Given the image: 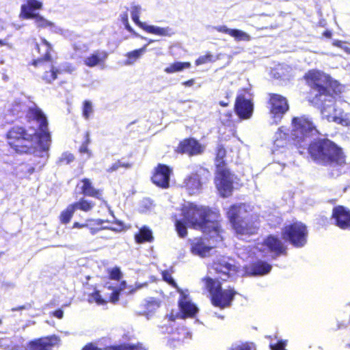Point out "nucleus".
I'll list each match as a JSON object with an SVG mask.
<instances>
[{
	"mask_svg": "<svg viewBox=\"0 0 350 350\" xmlns=\"http://www.w3.org/2000/svg\"><path fill=\"white\" fill-rule=\"evenodd\" d=\"M183 218L176 219V229L178 235L184 237L187 234L185 224L202 230L206 237L195 238L190 241V252L200 258L209 256L217 244L222 241L216 213L206 207L188 203L182 209Z\"/></svg>",
	"mask_w": 350,
	"mask_h": 350,
	"instance_id": "1",
	"label": "nucleus"
},
{
	"mask_svg": "<svg viewBox=\"0 0 350 350\" xmlns=\"http://www.w3.org/2000/svg\"><path fill=\"white\" fill-rule=\"evenodd\" d=\"M27 116L29 118L36 121L40 132L33 129L25 130L21 126H14L7 134L8 144L16 152L44 157L49 148L51 142L47 131L46 117L36 105L29 107Z\"/></svg>",
	"mask_w": 350,
	"mask_h": 350,
	"instance_id": "2",
	"label": "nucleus"
},
{
	"mask_svg": "<svg viewBox=\"0 0 350 350\" xmlns=\"http://www.w3.org/2000/svg\"><path fill=\"white\" fill-rule=\"evenodd\" d=\"M314 81V90L317 92L310 102L317 107L321 109L323 118L328 122H333L335 116H338L341 109L335 107L336 96L342 90V86L336 80L323 72L312 70L308 72V79Z\"/></svg>",
	"mask_w": 350,
	"mask_h": 350,
	"instance_id": "3",
	"label": "nucleus"
},
{
	"mask_svg": "<svg viewBox=\"0 0 350 350\" xmlns=\"http://www.w3.org/2000/svg\"><path fill=\"white\" fill-rule=\"evenodd\" d=\"M311 157L317 163L332 167L342 166L345 158L342 150L327 139H318L308 148Z\"/></svg>",
	"mask_w": 350,
	"mask_h": 350,
	"instance_id": "4",
	"label": "nucleus"
},
{
	"mask_svg": "<svg viewBox=\"0 0 350 350\" xmlns=\"http://www.w3.org/2000/svg\"><path fill=\"white\" fill-rule=\"evenodd\" d=\"M247 208L249 206L245 204L234 205L227 212L228 217L236 233L241 239L245 235L255 234L259 226L256 217L247 214Z\"/></svg>",
	"mask_w": 350,
	"mask_h": 350,
	"instance_id": "5",
	"label": "nucleus"
},
{
	"mask_svg": "<svg viewBox=\"0 0 350 350\" xmlns=\"http://www.w3.org/2000/svg\"><path fill=\"white\" fill-rule=\"evenodd\" d=\"M225 155L226 150L222 146H218L215 159L217 173L215 181L219 194L223 197H228L232 191L234 176L225 167Z\"/></svg>",
	"mask_w": 350,
	"mask_h": 350,
	"instance_id": "6",
	"label": "nucleus"
},
{
	"mask_svg": "<svg viewBox=\"0 0 350 350\" xmlns=\"http://www.w3.org/2000/svg\"><path fill=\"white\" fill-rule=\"evenodd\" d=\"M205 284L211 295V300L213 305L221 308L228 307L230 305L235 294V292L232 289L222 290L218 280H215L209 278L205 280Z\"/></svg>",
	"mask_w": 350,
	"mask_h": 350,
	"instance_id": "7",
	"label": "nucleus"
},
{
	"mask_svg": "<svg viewBox=\"0 0 350 350\" xmlns=\"http://www.w3.org/2000/svg\"><path fill=\"white\" fill-rule=\"evenodd\" d=\"M126 288V282L122 281L118 286L106 285L102 291L95 290L88 296L89 303H95L98 306L105 305L107 302L116 303L119 299L120 292Z\"/></svg>",
	"mask_w": 350,
	"mask_h": 350,
	"instance_id": "8",
	"label": "nucleus"
},
{
	"mask_svg": "<svg viewBox=\"0 0 350 350\" xmlns=\"http://www.w3.org/2000/svg\"><path fill=\"white\" fill-rule=\"evenodd\" d=\"M306 137V117L304 115L293 117L291 121V138L300 154H304Z\"/></svg>",
	"mask_w": 350,
	"mask_h": 350,
	"instance_id": "9",
	"label": "nucleus"
},
{
	"mask_svg": "<svg viewBox=\"0 0 350 350\" xmlns=\"http://www.w3.org/2000/svg\"><path fill=\"white\" fill-rule=\"evenodd\" d=\"M235 111L242 119H249L253 113L252 94L247 89L239 91L236 103Z\"/></svg>",
	"mask_w": 350,
	"mask_h": 350,
	"instance_id": "10",
	"label": "nucleus"
},
{
	"mask_svg": "<svg viewBox=\"0 0 350 350\" xmlns=\"http://www.w3.org/2000/svg\"><path fill=\"white\" fill-rule=\"evenodd\" d=\"M270 114L277 124L288 111L289 105L286 98L278 94H269Z\"/></svg>",
	"mask_w": 350,
	"mask_h": 350,
	"instance_id": "11",
	"label": "nucleus"
},
{
	"mask_svg": "<svg viewBox=\"0 0 350 350\" xmlns=\"http://www.w3.org/2000/svg\"><path fill=\"white\" fill-rule=\"evenodd\" d=\"M178 293H180L178 306L181 313L177 314L176 316L172 313L169 316V320L170 321H174L178 316L181 318L193 317L198 310L196 306L191 301L187 290L178 289Z\"/></svg>",
	"mask_w": 350,
	"mask_h": 350,
	"instance_id": "12",
	"label": "nucleus"
},
{
	"mask_svg": "<svg viewBox=\"0 0 350 350\" xmlns=\"http://www.w3.org/2000/svg\"><path fill=\"white\" fill-rule=\"evenodd\" d=\"M305 226L301 223H295L293 225L286 226L283 232V237L288 240L297 247L304 245Z\"/></svg>",
	"mask_w": 350,
	"mask_h": 350,
	"instance_id": "13",
	"label": "nucleus"
},
{
	"mask_svg": "<svg viewBox=\"0 0 350 350\" xmlns=\"http://www.w3.org/2000/svg\"><path fill=\"white\" fill-rule=\"evenodd\" d=\"M109 221L107 220H103L100 219H87L85 223L84 224H80L79 222H75L73 224V228H89L92 234H95L98 231L103 230V229H110L113 231H120L122 228V224L118 223V228H113L108 226H103L105 223H109Z\"/></svg>",
	"mask_w": 350,
	"mask_h": 350,
	"instance_id": "14",
	"label": "nucleus"
},
{
	"mask_svg": "<svg viewBox=\"0 0 350 350\" xmlns=\"http://www.w3.org/2000/svg\"><path fill=\"white\" fill-rule=\"evenodd\" d=\"M334 224L341 229L350 230V210L343 206L333 208L332 218Z\"/></svg>",
	"mask_w": 350,
	"mask_h": 350,
	"instance_id": "15",
	"label": "nucleus"
},
{
	"mask_svg": "<svg viewBox=\"0 0 350 350\" xmlns=\"http://www.w3.org/2000/svg\"><path fill=\"white\" fill-rule=\"evenodd\" d=\"M60 339L57 336H51L30 342L26 350H52L54 347H58Z\"/></svg>",
	"mask_w": 350,
	"mask_h": 350,
	"instance_id": "16",
	"label": "nucleus"
},
{
	"mask_svg": "<svg viewBox=\"0 0 350 350\" xmlns=\"http://www.w3.org/2000/svg\"><path fill=\"white\" fill-rule=\"evenodd\" d=\"M205 146L193 138H189L180 142L176 151L190 156L197 155L204 152Z\"/></svg>",
	"mask_w": 350,
	"mask_h": 350,
	"instance_id": "17",
	"label": "nucleus"
},
{
	"mask_svg": "<svg viewBox=\"0 0 350 350\" xmlns=\"http://www.w3.org/2000/svg\"><path fill=\"white\" fill-rule=\"evenodd\" d=\"M172 172V170L167 165L159 164L152 177V182L160 187L167 188Z\"/></svg>",
	"mask_w": 350,
	"mask_h": 350,
	"instance_id": "18",
	"label": "nucleus"
},
{
	"mask_svg": "<svg viewBox=\"0 0 350 350\" xmlns=\"http://www.w3.org/2000/svg\"><path fill=\"white\" fill-rule=\"evenodd\" d=\"M33 64L38 68L44 70L42 77L48 83L55 80L59 72L55 68L52 60L43 62L42 59H37L33 61Z\"/></svg>",
	"mask_w": 350,
	"mask_h": 350,
	"instance_id": "19",
	"label": "nucleus"
},
{
	"mask_svg": "<svg viewBox=\"0 0 350 350\" xmlns=\"http://www.w3.org/2000/svg\"><path fill=\"white\" fill-rule=\"evenodd\" d=\"M191 332L185 327L177 328L173 332L168 340V344L170 347H176L182 344L187 343L191 340Z\"/></svg>",
	"mask_w": 350,
	"mask_h": 350,
	"instance_id": "20",
	"label": "nucleus"
},
{
	"mask_svg": "<svg viewBox=\"0 0 350 350\" xmlns=\"http://www.w3.org/2000/svg\"><path fill=\"white\" fill-rule=\"evenodd\" d=\"M108 57V53L105 51H96L86 57L83 62L88 67L98 66L103 69L105 67V61Z\"/></svg>",
	"mask_w": 350,
	"mask_h": 350,
	"instance_id": "21",
	"label": "nucleus"
},
{
	"mask_svg": "<svg viewBox=\"0 0 350 350\" xmlns=\"http://www.w3.org/2000/svg\"><path fill=\"white\" fill-rule=\"evenodd\" d=\"M257 249L263 253L273 252L276 254L282 253L284 251V247L277 238L270 236L267 237L264 241V243L258 246Z\"/></svg>",
	"mask_w": 350,
	"mask_h": 350,
	"instance_id": "22",
	"label": "nucleus"
},
{
	"mask_svg": "<svg viewBox=\"0 0 350 350\" xmlns=\"http://www.w3.org/2000/svg\"><path fill=\"white\" fill-rule=\"evenodd\" d=\"M213 269L216 273L221 274L219 279L226 280L230 277L231 271H234V266L232 265L226 258L223 257L213 263Z\"/></svg>",
	"mask_w": 350,
	"mask_h": 350,
	"instance_id": "23",
	"label": "nucleus"
},
{
	"mask_svg": "<svg viewBox=\"0 0 350 350\" xmlns=\"http://www.w3.org/2000/svg\"><path fill=\"white\" fill-rule=\"evenodd\" d=\"M42 3L38 0H26V3L21 5L20 17L23 19H30L36 14L35 10H41Z\"/></svg>",
	"mask_w": 350,
	"mask_h": 350,
	"instance_id": "24",
	"label": "nucleus"
},
{
	"mask_svg": "<svg viewBox=\"0 0 350 350\" xmlns=\"http://www.w3.org/2000/svg\"><path fill=\"white\" fill-rule=\"evenodd\" d=\"M183 185L190 195L199 193L202 187L199 175L198 174H192L188 176L185 179Z\"/></svg>",
	"mask_w": 350,
	"mask_h": 350,
	"instance_id": "25",
	"label": "nucleus"
},
{
	"mask_svg": "<svg viewBox=\"0 0 350 350\" xmlns=\"http://www.w3.org/2000/svg\"><path fill=\"white\" fill-rule=\"evenodd\" d=\"M31 19H33L35 24L38 27L40 28H49L52 31L58 33H63V29L57 26L53 23L46 20L40 14L33 15Z\"/></svg>",
	"mask_w": 350,
	"mask_h": 350,
	"instance_id": "26",
	"label": "nucleus"
},
{
	"mask_svg": "<svg viewBox=\"0 0 350 350\" xmlns=\"http://www.w3.org/2000/svg\"><path fill=\"white\" fill-rule=\"evenodd\" d=\"M140 27L149 33L161 36H170L174 33L172 29L170 27H160L154 25H149L146 23L140 24Z\"/></svg>",
	"mask_w": 350,
	"mask_h": 350,
	"instance_id": "27",
	"label": "nucleus"
},
{
	"mask_svg": "<svg viewBox=\"0 0 350 350\" xmlns=\"http://www.w3.org/2000/svg\"><path fill=\"white\" fill-rule=\"evenodd\" d=\"M81 191L82 193L88 196L101 199L102 191L99 189L94 188L92 182L88 178H84L81 180Z\"/></svg>",
	"mask_w": 350,
	"mask_h": 350,
	"instance_id": "28",
	"label": "nucleus"
},
{
	"mask_svg": "<svg viewBox=\"0 0 350 350\" xmlns=\"http://www.w3.org/2000/svg\"><path fill=\"white\" fill-rule=\"evenodd\" d=\"M288 142V134L284 126L280 127L275 133L274 136V148H284Z\"/></svg>",
	"mask_w": 350,
	"mask_h": 350,
	"instance_id": "29",
	"label": "nucleus"
},
{
	"mask_svg": "<svg viewBox=\"0 0 350 350\" xmlns=\"http://www.w3.org/2000/svg\"><path fill=\"white\" fill-rule=\"evenodd\" d=\"M36 49L40 55V57L38 59H42L43 62L51 60L50 55L51 46L45 39H42L40 43L36 44Z\"/></svg>",
	"mask_w": 350,
	"mask_h": 350,
	"instance_id": "30",
	"label": "nucleus"
},
{
	"mask_svg": "<svg viewBox=\"0 0 350 350\" xmlns=\"http://www.w3.org/2000/svg\"><path fill=\"white\" fill-rule=\"evenodd\" d=\"M160 307V301L154 298L150 297L145 301L143 314L149 319L153 313Z\"/></svg>",
	"mask_w": 350,
	"mask_h": 350,
	"instance_id": "31",
	"label": "nucleus"
},
{
	"mask_svg": "<svg viewBox=\"0 0 350 350\" xmlns=\"http://www.w3.org/2000/svg\"><path fill=\"white\" fill-rule=\"evenodd\" d=\"M146 51V45L144 46L141 49L127 53L125 55L126 59L125 60L124 64L126 66L133 65L137 59H139L144 55Z\"/></svg>",
	"mask_w": 350,
	"mask_h": 350,
	"instance_id": "32",
	"label": "nucleus"
},
{
	"mask_svg": "<svg viewBox=\"0 0 350 350\" xmlns=\"http://www.w3.org/2000/svg\"><path fill=\"white\" fill-rule=\"evenodd\" d=\"M135 239L138 243H142L145 241L151 242L153 240L152 231L144 226L139 230L138 234H135Z\"/></svg>",
	"mask_w": 350,
	"mask_h": 350,
	"instance_id": "33",
	"label": "nucleus"
},
{
	"mask_svg": "<svg viewBox=\"0 0 350 350\" xmlns=\"http://www.w3.org/2000/svg\"><path fill=\"white\" fill-rule=\"evenodd\" d=\"M7 28L6 24L0 21V46L11 47L9 40L12 35Z\"/></svg>",
	"mask_w": 350,
	"mask_h": 350,
	"instance_id": "34",
	"label": "nucleus"
},
{
	"mask_svg": "<svg viewBox=\"0 0 350 350\" xmlns=\"http://www.w3.org/2000/svg\"><path fill=\"white\" fill-rule=\"evenodd\" d=\"M271 269V266L265 262L259 261L252 266V273L254 275H265L268 273Z\"/></svg>",
	"mask_w": 350,
	"mask_h": 350,
	"instance_id": "35",
	"label": "nucleus"
},
{
	"mask_svg": "<svg viewBox=\"0 0 350 350\" xmlns=\"http://www.w3.org/2000/svg\"><path fill=\"white\" fill-rule=\"evenodd\" d=\"M191 64L189 62H174L165 68V72L168 74L180 72L186 68H189Z\"/></svg>",
	"mask_w": 350,
	"mask_h": 350,
	"instance_id": "36",
	"label": "nucleus"
},
{
	"mask_svg": "<svg viewBox=\"0 0 350 350\" xmlns=\"http://www.w3.org/2000/svg\"><path fill=\"white\" fill-rule=\"evenodd\" d=\"M338 113V116H335V118L332 117L334 122L344 126H350V113H345L342 109H340Z\"/></svg>",
	"mask_w": 350,
	"mask_h": 350,
	"instance_id": "37",
	"label": "nucleus"
},
{
	"mask_svg": "<svg viewBox=\"0 0 350 350\" xmlns=\"http://www.w3.org/2000/svg\"><path fill=\"white\" fill-rule=\"evenodd\" d=\"M143 11L142 8L137 4L133 3L131 5L130 12L131 18L133 21V22L137 25L140 27V24H144V23H142L139 21V15L142 14Z\"/></svg>",
	"mask_w": 350,
	"mask_h": 350,
	"instance_id": "38",
	"label": "nucleus"
},
{
	"mask_svg": "<svg viewBox=\"0 0 350 350\" xmlns=\"http://www.w3.org/2000/svg\"><path fill=\"white\" fill-rule=\"evenodd\" d=\"M75 211V208L72 204L68 205L67 208L63 211L59 215V220L62 224L68 223L74 213Z\"/></svg>",
	"mask_w": 350,
	"mask_h": 350,
	"instance_id": "39",
	"label": "nucleus"
},
{
	"mask_svg": "<svg viewBox=\"0 0 350 350\" xmlns=\"http://www.w3.org/2000/svg\"><path fill=\"white\" fill-rule=\"evenodd\" d=\"M72 204L75 210L79 209L85 212H88L91 211L95 205L94 203H93L92 202L85 200L83 198L81 199L79 202H75Z\"/></svg>",
	"mask_w": 350,
	"mask_h": 350,
	"instance_id": "40",
	"label": "nucleus"
},
{
	"mask_svg": "<svg viewBox=\"0 0 350 350\" xmlns=\"http://www.w3.org/2000/svg\"><path fill=\"white\" fill-rule=\"evenodd\" d=\"M230 36L234 38V40L237 42H248L252 39L250 35H249L247 33L237 29H232Z\"/></svg>",
	"mask_w": 350,
	"mask_h": 350,
	"instance_id": "41",
	"label": "nucleus"
},
{
	"mask_svg": "<svg viewBox=\"0 0 350 350\" xmlns=\"http://www.w3.org/2000/svg\"><path fill=\"white\" fill-rule=\"evenodd\" d=\"M0 347L5 349L10 350H19L20 349V346L13 345L11 340L8 338L0 339Z\"/></svg>",
	"mask_w": 350,
	"mask_h": 350,
	"instance_id": "42",
	"label": "nucleus"
},
{
	"mask_svg": "<svg viewBox=\"0 0 350 350\" xmlns=\"http://www.w3.org/2000/svg\"><path fill=\"white\" fill-rule=\"evenodd\" d=\"M118 350H148V348L142 343H137L120 345L118 347Z\"/></svg>",
	"mask_w": 350,
	"mask_h": 350,
	"instance_id": "43",
	"label": "nucleus"
},
{
	"mask_svg": "<svg viewBox=\"0 0 350 350\" xmlns=\"http://www.w3.org/2000/svg\"><path fill=\"white\" fill-rule=\"evenodd\" d=\"M218 59H219L218 57L216 59H214L213 56L211 54L208 53L205 55L200 56L198 59H197L196 61V64L197 66H199L201 64H206L207 62H215V60H217Z\"/></svg>",
	"mask_w": 350,
	"mask_h": 350,
	"instance_id": "44",
	"label": "nucleus"
},
{
	"mask_svg": "<svg viewBox=\"0 0 350 350\" xmlns=\"http://www.w3.org/2000/svg\"><path fill=\"white\" fill-rule=\"evenodd\" d=\"M287 345V340H280L277 342H270L269 347L271 350H286L285 347Z\"/></svg>",
	"mask_w": 350,
	"mask_h": 350,
	"instance_id": "45",
	"label": "nucleus"
},
{
	"mask_svg": "<svg viewBox=\"0 0 350 350\" xmlns=\"http://www.w3.org/2000/svg\"><path fill=\"white\" fill-rule=\"evenodd\" d=\"M90 143V138L88 133L86 134V141L83 143L79 148V152L81 154H86V159H90L92 156L90 150L88 148V145Z\"/></svg>",
	"mask_w": 350,
	"mask_h": 350,
	"instance_id": "46",
	"label": "nucleus"
},
{
	"mask_svg": "<svg viewBox=\"0 0 350 350\" xmlns=\"http://www.w3.org/2000/svg\"><path fill=\"white\" fill-rule=\"evenodd\" d=\"M230 350H255V347L252 343L236 344Z\"/></svg>",
	"mask_w": 350,
	"mask_h": 350,
	"instance_id": "47",
	"label": "nucleus"
},
{
	"mask_svg": "<svg viewBox=\"0 0 350 350\" xmlns=\"http://www.w3.org/2000/svg\"><path fill=\"white\" fill-rule=\"evenodd\" d=\"M93 112L92 104L90 101L86 100L83 103V115L88 119Z\"/></svg>",
	"mask_w": 350,
	"mask_h": 350,
	"instance_id": "48",
	"label": "nucleus"
},
{
	"mask_svg": "<svg viewBox=\"0 0 350 350\" xmlns=\"http://www.w3.org/2000/svg\"><path fill=\"white\" fill-rule=\"evenodd\" d=\"M109 273L110 278L113 280L119 281L122 277V273L118 267L112 268Z\"/></svg>",
	"mask_w": 350,
	"mask_h": 350,
	"instance_id": "49",
	"label": "nucleus"
},
{
	"mask_svg": "<svg viewBox=\"0 0 350 350\" xmlns=\"http://www.w3.org/2000/svg\"><path fill=\"white\" fill-rule=\"evenodd\" d=\"M74 160V156L69 152H64L59 157V162L61 164H68Z\"/></svg>",
	"mask_w": 350,
	"mask_h": 350,
	"instance_id": "50",
	"label": "nucleus"
},
{
	"mask_svg": "<svg viewBox=\"0 0 350 350\" xmlns=\"http://www.w3.org/2000/svg\"><path fill=\"white\" fill-rule=\"evenodd\" d=\"M163 280L167 282V283H169L170 284H171L172 286H173L174 287H175L176 288H177V291H178V289H180L176 283L175 282V281L173 280L171 274L167 272V271H164L163 272Z\"/></svg>",
	"mask_w": 350,
	"mask_h": 350,
	"instance_id": "51",
	"label": "nucleus"
},
{
	"mask_svg": "<svg viewBox=\"0 0 350 350\" xmlns=\"http://www.w3.org/2000/svg\"><path fill=\"white\" fill-rule=\"evenodd\" d=\"M333 45L342 49L347 54H350V48L347 46L346 42L341 40H335L333 42Z\"/></svg>",
	"mask_w": 350,
	"mask_h": 350,
	"instance_id": "52",
	"label": "nucleus"
},
{
	"mask_svg": "<svg viewBox=\"0 0 350 350\" xmlns=\"http://www.w3.org/2000/svg\"><path fill=\"white\" fill-rule=\"evenodd\" d=\"M130 166L131 165L129 163H126L118 161L111 165V167L109 169V171L113 172V171L118 170L120 167L128 168V167H130Z\"/></svg>",
	"mask_w": 350,
	"mask_h": 350,
	"instance_id": "53",
	"label": "nucleus"
},
{
	"mask_svg": "<svg viewBox=\"0 0 350 350\" xmlns=\"http://www.w3.org/2000/svg\"><path fill=\"white\" fill-rule=\"evenodd\" d=\"M308 137L310 135L320 134L319 131L317 129L316 126H314L313 123L308 120Z\"/></svg>",
	"mask_w": 350,
	"mask_h": 350,
	"instance_id": "54",
	"label": "nucleus"
},
{
	"mask_svg": "<svg viewBox=\"0 0 350 350\" xmlns=\"http://www.w3.org/2000/svg\"><path fill=\"white\" fill-rule=\"evenodd\" d=\"M214 29L219 32L225 33L228 34L229 36L231 35V32L232 31V29H230L227 27L226 25H219L215 27Z\"/></svg>",
	"mask_w": 350,
	"mask_h": 350,
	"instance_id": "55",
	"label": "nucleus"
},
{
	"mask_svg": "<svg viewBox=\"0 0 350 350\" xmlns=\"http://www.w3.org/2000/svg\"><path fill=\"white\" fill-rule=\"evenodd\" d=\"M61 70L64 71V72H67L71 73L72 72H73L75 70V68L71 64H66L65 65L62 66Z\"/></svg>",
	"mask_w": 350,
	"mask_h": 350,
	"instance_id": "56",
	"label": "nucleus"
},
{
	"mask_svg": "<svg viewBox=\"0 0 350 350\" xmlns=\"http://www.w3.org/2000/svg\"><path fill=\"white\" fill-rule=\"evenodd\" d=\"M53 316L57 317V319H62L64 316V312L62 310H57L53 312Z\"/></svg>",
	"mask_w": 350,
	"mask_h": 350,
	"instance_id": "57",
	"label": "nucleus"
},
{
	"mask_svg": "<svg viewBox=\"0 0 350 350\" xmlns=\"http://www.w3.org/2000/svg\"><path fill=\"white\" fill-rule=\"evenodd\" d=\"M124 26H125V28L129 31V32H131V33H133V34L137 36V37H139V36L135 33L133 29H132V27L130 26L129 23H126V24H124Z\"/></svg>",
	"mask_w": 350,
	"mask_h": 350,
	"instance_id": "58",
	"label": "nucleus"
},
{
	"mask_svg": "<svg viewBox=\"0 0 350 350\" xmlns=\"http://www.w3.org/2000/svg\"><path fill=\"white\" fill-rule=\"evenodd\" d=\"M124 26H125V28L129 31V32H131V33H133V34L137 36V37H139V36L135 33L133 29H132V27L130 26L129 23H126V24H124Z\"/></svg>",
	"mask_w": 350,
	"mask_h": 350,
	"instance_id": "59",
	"label": "nucleus"
},
{
	"mask_svg": "<svg viewBox=\"0 0 350 350\" xmlns=\"http://www.w3.org/2000/svg\"><path fill=\"white\" fill-rule=\"evenodd\" d=\"M194 83H195L194 79H190V80L183 82L182 84L186 87H191L194 84Z\"/></svg>",
	"mask_w": 350,
	"mask_h": 350,
	"instance_id": "60",
	"label": "nucleus"
},
{
	"mask_svg": "<svg viewBox=\"0 0 350 350\" xmlns=\"http://www.w3.org/2000/svg\"><path fill=\"white\" fill-rule=\"evenodd\" d=\"M83 350H101V349H98L97 347H96L95 346H94L92 345H89L85 346L83 349Z\"/></svg>",
	"mask_w": 350,
	"mask_h": 350,
	"instance_id": "61",
	"label": "nucleus"
},
{
	"mask_svg": "<svg viewBox=\"0 0 350 350\" xmlns=\"http://www.w3.org/2000/svg\"><path fill=\"white\" fill-rule=\"evenodd\" d=\"M323 35L325 38H330L332 37V33L331 31L327 30L323 32Z\"/></svg>",
	"mask_w": 350,
	"mask_h": 350,
	"instance_id": "62",
	"label": "nucleus"
},
{
	"mask_svg": "<svg viewBox=\"0 0 350 350\" xmlns=\"http://www.w3.org/2000/svg\"><path fill=\"white\" fill-rule=\"evenodd\" d=\"M27 309V307L25 306H19L18 308H14L12 309V311H18L21 310Z\"/></svg>",
	"mask_w": 350,
	"mask_h": 350,
	"instance_id": "63",
	"label": "nucleus"
},
{
	"mask_svg": "<svg viewBox=\"0 0 350 350\" xmlns=\"http://www.w3.org/2000/svg\"><path fill=\"white\" fill-rule=\"evenodd\" d=\"M122 18L123 24H126V22L129 23L127 14H124L122 16Z\"/></svg>",
	"mask_w": 350,
	"mask_h": 350,
	"instance_id": "64",
	"label": "nucleus"
}]
</instances>
